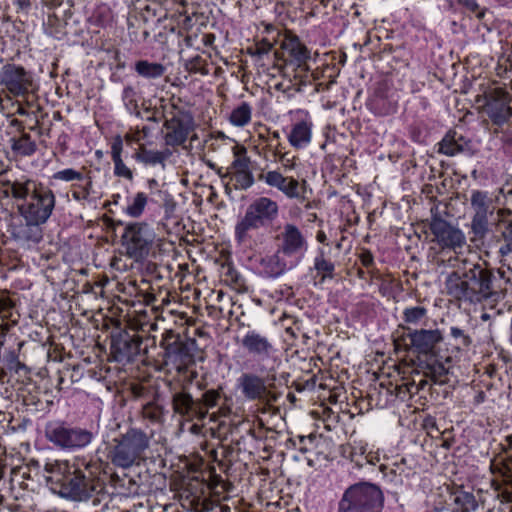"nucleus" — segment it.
Listing matches in <instances>:
<instances>
[{"label":"nucleus","instance_id":"obj_45","mask_svg":"<svg viewBox=\"0 0 512 512\" xmlns=\"http://www.w3.org/2000/svg\"><path fill=\"white\" fill-rule=\"evenodd\" d=\"M141 416L147 428L150 426L160 428L165 420V409L158 401L152 400L143 404Z\"/></svg>","mask_w":512,"mask_h":512},{"label":"nucleus","instance_id":"obj_17","mask_svg":"<svg viewBox=\"0 0 512 512\" xmlns=\"http://www.w3.org/2000/svg\"><path fill=\"white\" fill-rule=\"evenodd\" d=\"M142 337L134 329L116 328L110 335V355L119 363L134 360L141 352Z\"/></svg>","mask_w":512,"mask_h":512},{"label":"nucleus","instance_id":"obj_50","mask_svg":"<svg viewBox=\"0 0 512 512\" xmlns=\"http://www.w3.org/2000/svg\"><path fill=\"white\" fill-rule=\"evenodd\" d=\"M283 325L285 326V336L284 340L289 345H296V340L300 337L303 339H308L307 333L304 331L303 322L295 317H286L284 319Z\"/></svg>","mask_w":512,"mask_h":512},{"label":"nucleus","instance_id":"obj_29","mask_svg":"<svg viewBox=\"0 0 512 512\" xmlns=\"http://www.w3.org/2000/svg\"><path fill=\"white\" fill-rule=\"evenodd\" d=\"M0 78L1 84L15 96L26 94L32 84V80L25 69L13 64L5 65L2 68Z\"/></svg>","mask_w":512,"mask_h":512},{"label":"nucleus","instance_id":"obj_7","mask_svg":"<svg viewBox=\"0 0 512 512\" xmlns=\"http://www.w3.org/2000/svg\"><path fill=\"white\" fill-rule=\"evenodd\" d=\"M233 404V397L227 394L221 385L205 390L200 397L205 423H193L189 431L195 435L220 438L222 429L226 427L227 420L232 415Z\"/></svg>","mask_w":512,"mask_h":512},{"label":"nucleus","instance_id":"obj_63","mask_svg":"<svg viewBox=\"0 0 512 512\" xmlns=\"http://www.w3.org/2000/svg\"><path fill=\"white\" fill-rule=\"evenodd\" d=\"M421 426L423 430L426 431L427 435H429L432 438L435 437L434 433L440 434V429L438 428L437 420L432 415H425L422 419Z\"/></svg>","mask_w":512,"mask_h":512},{"label":"nucleus","instance_id":"obj_57","mask_svg":"<svg viewBox=\"0 0 512 512\" xmlns=\"http://www.w3.org/2000/svg\"><path fill=\"white\" fill-rule=\"evenodd\" d=\"M111 10L107 5L97 6L88 18L91 25L105 27L111 21Z\"/></svg>","mask_w":512,"mask_h":512},{"label":"nucleus","instance_id":"obj_12","mask_svg":"<svg viewBox=\"0 0 512 512\" xmlns=\"http://www.w3.org/2000/svg\"><path fill=\"white\" fill-rule=\"evenodd\" d=\"M278 203L266 196L254 199L247 207L244 217L235 226V239L245 242L250 230L266 228L278 218Z\"/></svg>","mask_w":512,"mask_h":512},{"label":"nucleus","instance_id":"obj_39","mask_svg":"<svg viewBox=\"0 0 512 512\" xmlns=\"http://www.w3.org/2000/svg\"><path fill=\"white\" fill-rule=\"evenodd\" d=\"M260 264L265 275L271 278H277L294 267L278 250L273 255L262 258Z\"/></svg>","mask_w":512,"mask_h":512},{"label":"nucleus","instance_id":"obj_10","mask_svg":"<svg viewBox=\"0 0 512 512\" xmlns=\"http://www.w3.org/2000/svg\"><path fill=\"white\" fill-rule=\"evenodd\" d=\"M384 503L381 487L363 480L349 485L343 491L336 512H382Z\"/></svg>","mask_w":512,"mask_h":512},{"label":"nucleus","instance_id":"obj_36","mask_svg":"<svg viewBox=\"0 0 512 512\" xmlns=\"http://www.w3.org/2000/svg\"><path fill=\"white\" fill-rule=\"evenodd\" d=\"M66 182H73L69 191L66 192V199L69 198L70 194L78 201L87 199L92 184L91 178L88 175L73 169H66Z\"/></svg>","mask_w":512,"mask_h":512},{"label":"nucleus","instance_id":"obj_31","mask_svg":"<svg viewBox=\"0 0 512 512\" xmlns=\"http://www.w3.org/2000/svg\"><path fill=\"white\" fill-rule=\"evenodd\" d=\"M411 395L407 384L384 386L380 385L378 389H374L370 394V401L375 406L384 409L395 406L398 402H405Z\"/></svg>","mask_w":512,"mask_h":512},{"label":"nucleus","instance_id":"obj_60","mask_svg":"<svg viewBox=\"0 0 512 512\" xmlns=\"http://www.w3.org/2000/svg\"><path fill=\"white\" fill-rule=\"evenodd\" d=\"M455 3L462 7L465 12L475 15L479 19H483L485 16V11L480 9L477 0H455Z\"/></svg>","mask_w":512,"mask_h":512},{"label":"nucleus","instance_id":"obj_46","mask_svg":"<svg viewBox=\"0 0 512 512\" xmlns=\"http://www.w3.org/2000/svg\"><path fill=\"white\" fill-rule=\"evenodd\" d=\"M252 115V105L247 101H241L231 109L227 119L232 126L243 128L251 122Z\"/></svg>","mask_w":512,"mask_h":512},{"label":"nucleus","instance_id":"obj_23","mask_svg":"<svg viewBox=\"0 0 512 512\" xmlns=\"http://www.w3.org/2000/svg\"><path fill=\"white\" fill-rule=\"evenodd\" d=\"M308 245L300 229L293 224H286L282 232L281 244L278 247L280 254L284 255L291 265L296 266L304 257Z\"/></svg>","mask_w":512,"mask_h":512},{"label":"nucleus","instance_id":"obj_35","mask_svg":"<svg viewBox=\"0 0 512 512\" xmlns=\"http://www.w3.org/2000/svg\"><path fill=\"white\" fill-rule=\"evenodd\" d=\"M310 72L313 74L314 79L307 83L306 86L312 85L316 92H322L329 89L336 82L339 68L334 63H322L314 69L310 67Z\"/></svg>","mask_w":512,"mask_h":512},{"label":"nucleus","instance_id":"obj_59","mask_svg":"<svg viewBox=\"0 0 512 512\" xmlns=\"http://www.w3.org/2000/svg\"><path fill=\"white\" fill-rule=\"evenodd\" d=\"M496 75L500 78H509L512 74V57L502 54L495 67Z\"/></svg>","mask_w":512,"mask_h":512},{"label":"nucleus","instance_id":"obj_58","mask_svg":"<svg viewBox=\"0 0 512 512\" xmlns=\"http://www.w3.org/2000/svg\"><path fill=\"white\" fill-rule=\"evenodd\" d=\"M427 309L423 306L406 307L402 313L405 323L418 325L427 317Z\"/></svg>","mask_w":512,"mask_h":512},{"label":"nucleus","instance_id":"obj_27","mask_svg":"<svg viewBox=\"0 0 512 512\" xmlns=\"http://www.w3.org/2000/svg\"><path fill=\"white\" fill-rule=\"evenodd\" d=\"M338 262V255L333 253V247H318L313 259L315 283L323 285L327 281L334 280L337 276L336 266Z\"/></svg>","mask_w":512,"mask_h":512},{"label":"nucleus","instance_id":"obj_30","mask_svg":"<svg viewBox=\"0 0 512 512\" xmlns=\"http://www.w3.org/2000/svg\"><path fill=\"white\" fill-rule=\"evenodd\" d=\"M282 25L303 17L304 0H261Z\"/></svg>","mask_w":512,"mask_h":512},{"label":"nucleus","instance_id":"obj_33","mask_svg":"<svg viewBox=\"0 0 512 512\" xmlns=\"http://www.w3.org/2000/svg\"><path fill=\"white\" fill-rule=\"evenodd\" d=\"M95 48L99 53H103V61L110 67V69L122 70L125 68V62L122 59L120 49L117 46L116 40L105 35H100L95 38Z\"/></svg>","mask_w":512,"mask_h":512},{"label":"nucleus","instance_id":"obj_20","mask_svg":"<svg viewBox=\"0 0 512 512\" xmlns=\"http://www.w3.org/2000/svg\"><path fill=\"white\" fill-rule=\"evenodd\" d=\"M491 487L502 503L512 504V456L495 457L490 462Z\"/></svg>","mask_w":512,"mask_h":512},{"label":"nucleus","instance_id":"obj_8","mask_svg":"<svg viewBox=\"0 0 512 512\" xmlns=\"http://www.w3.org/2000/svg\"><path fill=\"white\" fill-rule=\"evenodd\" d=\"M195 335H200V329L195 328L193 335H190L188 327L183 328L182 331L166 330L161 340L165 364L179 373L186 372L190 366H193L197 350Z\"/></svg>","mask_w":512,"mask_h":512},{"label":"nucleus","instance_id":"obj_55","mask_svg":"<svg viewBox=\"0 0 512 512\" xmlns=\"http://www.w3.org/2000/svg\"><path fill=\"white\" fill-rule=\"evenodd\" d=\"M408 134L412 142L425 144L429 137V128L425 120L415 119L408 127Z\"/></svg>","mask_w":512,"mask_h":512},{"label":"nucleus","instance_id":"obj_44","mask_svg":"<svg viewBox=\"0 0 512 512\" xmlns=\"http://www.w3.org/2000/svg\"><path fill=\"white\" fill-rule=\"evenodd\" d=\"M149 201V196L142 191L127 195L122 212L130 218L138 219L144 214Z\"/></svg>","mask_w":512,"mask_h":512},{"label":"nucleus","instance_id":"obj_2","mask_svg":"<svg viewBox=\"0 0 512 512\" xmlns=\"http://www.w3.org/2000/svg\"><path fill=\"white\" fill-rule=\"evenodd\" d=\"M512 269L491 268L487 265L472 264L466 267L462 274L458 272L449 279L450 294L459 300L471 303L482 301H499L503 299L512 287Z\"/></svg>","mask_w":512,"mask_h":512},{"label":"nucleus","instance_id":"obj_21","mask_svg":"<svg viewBox=\"0 0 512 512\" xmlns=\"http://www.w3.org/2000/svg\"><path fill=\"white\" fill-rule=\"evenodd\" d=\"M70 474V463L66 460V499L86 501L98 491V488L101 489L98 482L87 477L81 469H75L72 477Z\"/></svg>","mask_w":512,"mask_h":512},{"label":"nucleus","instance_id":"obj_41","mask_svg":"<svg viewBox=\"0 0 512 512\" xmlns=\"http://www.w3.org/2000/svg\"><path fill=\"white\" fill-rule=\"evenodd\" d=\"M112 495L130 498L139 495L140 484L127 474L114 475L111 478Z\"/></svg>","mask_w":512,"mask_h":512},{"label":"nucleus","instance_id":"obj_15","mask_svg":"<svg viewBox=\"0 0 512 512\" xmlns=\"http://www.w3.org/2000/svg\"><path fill=\"white\" fill-rule=\"evenodd\" d=\"M91 344L92 340H88L86 346L78 349L72 345L74 354L72 350L66 352V371H71L69 377L72 383L79 382L85 377L97 381L104 380L107 377L109 369L100 365L97 361L92 362L90 356L85 355V349L89 352L92 348Z\"/></svg>","mask_w":512,"mask_h":512},{"label":"nucleus","instance_id":"obj_4","mask_svg":"<svg viewBox=\"0 0 512 512\" xmlns=\"http://www.w3.org/2000/svg\"><path fill=\"white\" fill-rule=\"evenodd\" d=\"M470 205L473 213L469 231L471 242L477 247L484 245L495 227L506 242L498 250L500 262L505 266L506 256L512 251V211L497 210L489 192L482 190L471 192Z\"/></svg>","mask_w":512,"mask_h":512},{"label":"nucleus","instance_id":"obj_52","mask_svg":"<svg viewBox=\"0 0 512 512\" xmlns=\"http://www.w3.org/2000/svg\"><path fill=\"white\" fill-rule=\"evenodd\" d=\"M317 435L310 433L309 435H298L287 439L285 446L287 449H294L302 454L312 451L316 447Z\"/></svg>","mask_w":512,"mask_h":512},{"label":"nucleus","instance_id":"obj_37","mask_svg":"<svg viewBox=\"0 0 512 512\" xmlns=\"http://www.w3.org/2000/svg\"><path fill=\"white\" fill-rule=\"evenodd\" d=\"M110 155L114 164L113 173L118 178H123L128 181L133 180V171L124 163L122 159L123 152V137L119 134L112 138L110 144Z\"/></svg>","mask_w":512,"mask_h":512},{"label":"nucleus","instance_id":"obj_64","mask_svg":"<svg viewBox=\"0 0 512 512\" xmlns=\"http://www.w3.org/2000/svg\"><path fill=\"white\" fill-rule=\"evenodd\" d=\"M336 134H337V131L334 126H331V125L324 126L322 129V135L325 138V140H324V142H322L320 144V148L322 150H325L329 143L335 142Z\"/></svg>","mask_w":512,"mask_h":512},{"label":"nucleus","instance_id":"obj_26","mask_svg":"<svg viewBox=\"0 0 512 512\" xmlns=\"http://www.w3.org/2000/svg\"><path fill=\"white\" fill-rule=\"evenodd\" d=\"M340 455L354 464L355 468H362L369 464L375 466L381 460L380 450L369 449L366 442L351 441L340 446Z\"/></svg>","mask_w":512,"mask_h":512},{"label":"nucleus","instance_id":"obj_25","mask_svg":"<svg viewBox=\"0 0 512 512\" xmlns=\"http://www.w3.org/2000/svg\"><path fill=\"white\" fill-rule=\"evenodd\" d=\"M143 18L148 22L149 17L156 18L159 23L167 18H175L187 14L188 0H145Z\"/></svg>","mask_w":512,"mask_h":512},{"label":"nucleus","instance_id":"obj_47","mask_svg":"<svg viewBox=\"0 0 512 512\" xmlns=\"http://www.w3.org/2000/svg\"><path fill=\"white\" fill-rule=\"evenodd\" d=\"M168 157L165 151L150 150L145 145H140L132 155V158L145 166L164 165Z\"/></svg>","mask_w":512,"mask_h":512},{"label":"nucleus","instance_id":"obj_6","mask_svg":"<svg viewBox=\"0 0 512 512\" xmlns=\"http://www.w3.org/2000/svg\"><path fill=\"white\" fill-rule=\"evenodd\" d=\"M2 186L7 187L5 195L15 199H23L25 203L18 206V210L25 221L44 223L50 216L54 207V195L41 184L33 180L4 181Z\"/></svg>","mask_w":512,"mask_h":512},{"label":"nucleus","instance_id":"obj_42","mask_svg":"<svg viewBox=\"0 0 512 512\" xmlns=\"http://www.w3.org/2000/svg\"><path fill=\"white\" fill-rule=\"evenodd\" d=\"M438 145L439 153L447 156H455L467 148L468 141L462 134L450 129Z\"/></svg>","mask_w":512,"mask_h":512},{"label":"nucleus","instance_id":"obj_62","mask_svg":"<svg viewBox=\"0 0 512 512\" xmlns=\"http://www.w3.org/2000/svg\"><path fill=\"white\" fill-rule=\"evenodd\" d=\"M187 70L190 73L208 74L207 62L200 55L191 58L187 63Z\"/></svg>","mask_w":512,"mask_h":512},{"label":"nucleus","instance_id":"obj_28","mask_svg":"<svg viewBox=\"0 0 512 512\" xmlns=\"http://www.w3.org/2000/svg\"><path fill=\"white\" fill-rule=\"evenodd\" d=\"M172 407L174 413L183 421L205 423L200 405V398L194 399L193 396L185 390H181L173 394Z\"/></svg>","mask_w":512,"mask_h":512},{"label":"nucleus","instance_id":"obj_53","mask_svg":"<svg viewBox=\"0 0 512 512\" xmlns=\"http://www.w3.org/2000/svg\"><path fill=\"white\" fill-rule=\"evenodd\" d=\"M11 149L16 156L27 157L36 152L37 146L29 134L23 133L20 137L11 139Z\"/></svg>","mask_w":512,"mask_h":512},{"label":"nucleus","instance_id":"obj_48","mask_svg":"<svg viewBox=\"0 0 512 512\" xmlns=\"http://www.w3.org/2000/svg\"><path fill=\"white\" fill-rule=\"evenodd\" d=\"M40 222L25 221L13 229L15 239L23 242H39L42 238Z\"/></svg>","mask_w":512,"mask_h":512},{"label":"nucleus","instance_id":"obj_5","mask_svg":"<svg viewBox=\"0 0 512 512\" xmlns=\"http://www.w3.org/2000/svg\"><path fill=\"white\" fill-rule=\"evenodd\" d=\"M280 36L283 63L278 68L279 78L274 80L273 88L284 97L291 98L304 92L306 84L314 79L309 65L311 52L291 30H284Z\"/></svg>","mask_w":512,"mask_h":512},{"label":"nucleus","instance_id":"obj_19","mask_svg":"<svg viewBox=\"0 0 512 512\" xmlns=\"http://www.w3.org/2000/svg\"><path fill=\"white\" fill-rule=\"evenodd\" d=\"M250 164L251 160L244 151L242 155H236L224 174L218 172L222 181L228 179L225 184L226 194H230L232 189L246 191L254 185L255 178L251 171Z\"/></svg>","mask_w":512,"mask_h":512},{"label":"nucleus","instance_id":"obj_24","mask_svg":"<svg viewBox=\"0 0 512 512\" xmlns=\"http://www.w3.org/2000/svg\"><path fill=\"white\" fill-rule=\"evenodd\" d=\"M164 127L166 129L164 136L166 145L177 147L187 141L189 134L193 131L194 122L189 113L179 110L171 118L165 120Z\"/></svg>","mask_w":512,"mask_h":512},{"label":"nucleus","instance_id":"obj_11","mask_svg":"<svg viewBox=\"0 0 512 512\" xmlns=\"http://www.w3.org/2000/svg\"><path fill=\"white\" fill-rule=\"evenodd\" d=\"M156 237L152 225L145 221H132L124 227L121 245L127 257L142 264L154 254Z\"/></svg>","mask_w":512,"mask_h":512},{"label":"nucleus","instance_id":"obj_40","mask_svg":"<svg viewBox=\"0 0 512 512\" xmlns=\"http://www.w3.org/2000/svg\"><path fill=\"white\" fill-rule=\"evenodd\" d=\"M478 508V501L472 492L456 489L450 494L448 510L450 512H474Z\"/></svg>","mask_w":512,"mask_h":512},{"label":"nucleus","instance_id":"obj_1","mask_svg":"<svg viewBox=\"0 0 512 512\" xmlns=\"http://www.w3.org/2000/svg\"><path fill=\"white\" fill-rule=\"evenodd\" d=\"M393 340L394 351L399 359L397 370L403 377L406 374L420 372L433 384H446L453 368V357L441 353L439 346L443 334L438 329H411Z\"/></svg>","mask_w":512,"mask_h":512},{"label":"nucleus","instance_id":"obj_18","mask_svg":"<svg viewBox=\"0 0 512 512\" xmlns=\"http://www.w3.org/2000/svg\"><path fill=\"white\" fill-rule=\"evenodd\" d=\"M290 124L284 130L288 143L295 150L307 149L313 138L314 121L308 110L290 111Z\"/></svg>","mask_w":512,"mask_h":512},{"label":"nucleus","instance_id":"obj_32","mask_svg":"<svg viewBox=\"0 0 512 512\" xmlns=\"http://www.w3.org/2000/svg\"><path fill=\"white\" fill-rule=\"evenodd\" d=\"M240 344L248 354L261 360L268 358L273 351L269 338L256 329H249L243 335Z\"/></svg>","mask_w":512,"mask_h":512},{"label":"nucleus","instance_id":"obj_9","mask_svg":"<svg viewBox=\"0 0 512 512\" xmlns=\"http://www.w3.org/2000/svg\"><path fill=\"white\" fill-rule=\"evenodd\" d=\"M429 229L432 235L430 250L434 252L433 260L438 264H445L462 254L467 243L462 230L451 225L447 220L434 216Z\"/></svg>","mask_w":512,"mask_h":512},{"label":"nucleus","instance_id":"obj_38","mask_svg":"<svg viewBox=\"0 0 512 512\" xmlns=\"http://www.w3.org/2000/svg\"><path fill=\"white\" fill-rule=\"evenodd\" d=\"M473 340L468 330L451 326L448 334V344L452 347L453 358H460L471 349Z\"/></svg>","mask_w":512,"mask_h":512},{"label":"nucleus","instance_id":"obj_43","mask_svg":"<svg viewBox=\"0 0 512 512\" xmlns=\"http://www.w3.org/2000/svg\"><path fill=\"white\" fill-rule=\"evenodd\" d=\"M46 472V484L54 494H57L61 497L64 496V470L62 468V463L58 460L54 462L46 463L45 465Z\"/></svg>","mask_w":512,"mask_h":512},{"label":"nucleus","instance_id":"obj_56","mask_svg":"<svg viewBox=\"0 0 512 512\" xmlns=\"http://www.w3.org/2000/svg\"><path fill=\"white\" fill-rule=\"evenodd\" d=\"M356 257L357 261L355 263V266L360 265L361 267L379 275L374 255L368 248L361 247L357 249Z\"/></svg>","mask_w":512,"mask_h":512},{"label":"nucleus","instance_id":"obj_16","mask_svg":"<svg viewBox=\"0 0 512 512\" xmlns=\"http://www.w3.org/2000/svg\"><path fill=\"white\" fill-rule=\"evenodd\" d=\"M483 111L492 125L512 128V95L506 87H492L484 92Z\"/></svg>","mask_w":512,"mask_h":512},{"label":"nucleus","instance_id":"obj_34","mask_svg":"<svg viewBox=\"0 0 512 512\" xmlns=\"http://www.w3.org/2000/svg\"><path fill=\"white\" fill-rule=\"evenodd\" d=\"M237 385L244 398L249 401L260 400L267 392L264 379L253 373H243L238 378Z\"/></svg>","mask_w":512,"mask_h":512},{"label":"nucleus","instance_id":"obj_49","mask_svg":"<svg viewBox=\"0 0 512 512\" xmlns=\"http://www.w3.org/2000/svg\"><path fill=\"white\" fill-rule=\"evenodd\" d=\"M93 439V433L85 428H66V450L86 447Z\"/></svg>","mask_w":512,"mask_h":512},{"label":"nucleus","instance_id":"obj_14","mask_svg":"<svg viewBox=\"0 0 512 512\" xmlns=\"http://www.w3.org/2000/svg\"><path fill=\"white\" fill-rule=\"evenodd\" d=\"M149 446V437L139 429L131 428L114 447L112 463L121 468H128L139 463Z\"/></svg>","mask_w":512,"mask_h":512},{"label":"nucleus","instance_id":"obj_61","mask_svg":"<svg viewBox=\"0 0 512 512\" xmlns=\"http://www.w3.org/2000/svg\"><path fill=\"white\" fill-rule=\"evenodd\" d=\"M46 435L50 441L64 447V427L62 424L49 425L46 430Z\"/></svg>","mask_w":512,"mask_h":512},{"label":"nucleus","instance_id":"obj_22","mask_svg":"<svg viewBox=\"0 0 512 512\" xmlns=\"http://www.w3.org/2000/svg\"><path fill=\"white\" fill-rule=\"evenodd\" d=\"M257 179L268 187L281 192L288 199H304L298 179L293 176H285L279 168H264L258 174Z\"/></svg>","mask_w":512,"mask_h":512},{"label":"nucleus","instance_id":"obj_51","mask_svg":"<svg viewBox=\"0 0 512 512\" xmlns=\"http://www.w3.org/2000/svg\"><path fill=\"white\" fill-rule=\"evenodd\" d=\"M134 69L139 76L145 79H158L166 72V67L163 64L148 60L136 61Z\"/></svg>","mask_w":512,"mask_h":512},{"label":"nucleus","instance_id":"obj_3","mask_svg":"<svg viewBox=\"0 0 512 512\" xmlns=\"http://www.w3.org/2000/svg\"><path fill=\"white\" fill-rule=\"evenodd\" d=\"M96 300V292L93 284L88 279V269L81 265L80 268H71L66 272V318H69L70 326L66 323V336H69L71 345L76 349L86 346L89 329L88 324L93 316L92 302Z\"/></svg>","mask_w":512,"mask_h":512},{"label":"nucleus","instance_id":"obj_13","mask_svg":"<svg viewBox=\"0 0 512 512\" xmlns=\"http://www.w3.org/2000/svg\"><path fill=\"white\" fill-rule=\"evenodd\" d=\"M366 108L376 116L393 115L398 110L402 89L390 76L381 77L368 88Z\"/></svg>","mask_w":512,"mask_h":512},{"label":"nucleus","instance_id":"obj_54","mask_svg":"<svg viewBox=\"0 0 512 512\" xmlns=\"http://www.w3.org/2000/svg\"><path fill=\"white\" fill-rule=\"evenodd\" d=\"M430 102L426 97L414 96L407 102L405 113L415 119H422L426 116Z\"/></svg>","mask_w":512,"mask_h":512}]
</instances>
